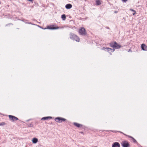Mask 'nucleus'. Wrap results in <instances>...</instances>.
<instances>
[{"label":"nucleus","instance_id":"1","mask_svg":"<svg viewBox=\"0 0 147 147\" xmlns=\"http://www.w3.org/2000/svg\"><path fill=\"white\" fill-rule=\"evenodd\" d=\"M69 34L70 39L73 40H76L77 42H80V39L77 35H76L72 32H70Z\"/></svg>","mask_w":147,"mask_h":147},{"label":"nucleus","instance_id":"2","mask_svg":"<svg viewBox=\"0 0 147 147\" xmlns=\"http://www.w3.org/2000/svg\"><path fill=\"white\" fill-rule=\"evenodd\" d=\"M78 32L80 35L84 36L87 34V32L85 28L84 27H81L79 30Z\"/></svg>","mask_w":147,"mask_h":147},{"label":"nucleus","instance_id":"3","mask_svg":"<svg viewBox=\"0 0 147 147\" xmlns=\"http://www.w3.org/2000/svg\"><path fill=\"white\" fill-rule=\"evenodd\" d=\"M55 120L56 122L58 123H61L63 121H65L66 120L65 119L60 117H57L56 118Z\"/></svg>","mask_w":147,"mask_h":147},{"label":"nucleus","instance_id":"4","mask_svg":"<svg viewBox=\"0 0 147 147\" xmlns=\"http://www.w3.org/2000/svg\"><path fill=\"white\" fill-rule=\"evenodd\" d=\"M123 147H130V144L127 141H125L121 143Z\"/></svg>","mask_w":147,"mask_h":147},{"label":"nucleus","instance_id":"5","mask_svg":"<svg viewBox=\"0 0 147 147\" xmlns=\"http://www.w3.org/2000/svg\"><path fill=\"white\" fill-rule=\"evenodd\" d=\"M8 117L10 120L12 121H14L18 120V118L13 115H9Z\"/></svg>","mask_w":147,"mask_h":147},{"label":"nucleus","instance_id":"6","mask_svg":"<svg viewBox=\"0 0 147 147\" xmlns=\"http://www.w3.org/2000/svg\"><path fill=\"white\" fill-rule=\"evenodd\" d=\"M119 132L121 133H122L124 135L127 136L128 138H131L132 140V141H133V142L134 143H136L138 145V143L137 142L136 140L133 137H132L131 136H129V135H127L126 134H124L123 133V132H121L119 131Z\"/></svg>","mask_w":147,"mask_h":147},{"label":"nucleus","instance_id":"7","mask_svg":"<svg viewBox=\"0 0 147 147\" xmlns=\"http://www.w3.org/2000/svg\"><path fill=\"white\" fill-rule=\"evenodd\" d=\"M113 46L114 48L117 49H119L122 47L121 45H118L115 41H114V46Z\"/></svg>","mask_w":147,"mask_h":147},{"label":"nucleus","instance_id":"8","mask_svg":"<svg viewBox=\"0 0 147 147\" xmlns=\"http://www.w3.org/2000/svg\"><path fill=\"white\" fill-rule=\"evenodd\" d=\"M102 49H104L105 50H106V51L109 52H109L111 51V52H113L114 51L115 49H111L110 48H107V47H103Z\"/></svg>","mask_w":147,"mask_h":147},{"label":"nucleus","instance_id":"9","mask_svg":"<svg viewBox=\"0 0 147 147\" xmlns=\"http://www.w3.org/2000/svg\"><path fill=\"white\" fill-rule=\"evenodd\" d=\"M58 28H56V27H54V25H52L50 26H47V29H48L50 30H56Z\"/></svg>","mask_w":147,"mask_h":147},{"label":"nucleus","instance_id":"10","mask_svg":"<svg viewBox=\"0 0 147 147\" xmlns=\"http://www.w3.org/2000/svg\"><path fill=\"white\" fill-rule=\"evenodd\" d=\"M141 47L142 50L144 51H147V46L145 44H142Z\"/></svg>","mask_w":147,"mask_h":147},{"label":"nucleus","instance_id":"11","mask_svg":"<svg viewBox=\"0 0 147 147\" xmlns=\"http://www.w3.org/2000/svg\"><path fill=\"white\" fill-rule=\"evenodd\" d=\"M120 145L118 142H115L112 144V147H120Z\"/></svg>","mask_w":147,"mask_h":147},{"label":"nucleus","instance_id":"12","mask_svg":"<svg viewBox=\"0 0 147 147\" xmlns=\"http://www.w3.org/2000/svg\"><path fill=\"white\" fill-rule=\"evenodd\" d=\"M74 125L78 127H81L82 126V125L81 124L78 123H77L74 122L73 123Z\"/></svg>","mask_w":147,"mask_h":147},{"label":"nucleus","instance_id":"13","mask_svg":"<svg viewBox=\"0 0 147 147\" xmlns=\"http://www.w3.org/2000/svg\"><path fill=\"white\" fill-rule=\"evenodd\" d=\"M72 7V5L70 4H68L65 6V7L66 9H69Z\"/></svg>","mask_w":147,"mask_h":147},{"label":"nucleus","instance_id":"14","mask_svg":"<svg viewBox=\"0 0 147 147\" xmlns=\"http://www.w3.org/2000/svg\"><path fill=\"white\" fill-rule=\"evenodd\" d=\"M52 117H44L42 118L41 119V120H47L48 119H52Z\"/></svg>","mask_w":147,"mask_h":147},{"label":"nucleus","instance_id":"15","mask_svg":"<svg viewBox=\"0 0 147 147\" xmlns=\"http://www.w3.org/2000/svg\"><path fill=\"white\" fill-rule=\"evenodd\" d=\"M32 143L33 144H36L38 141V139L36 138H34L32 140Z\"/></svg>","mask_w":147,"mask_h":147},{"label":"nucleus","instance_id":"16","mask_svg":"<svg viewBox=\"0 0 147 147\" xmlns=\"http://www.w3.org/2000/svg\"><path fill=\"white\" fill-rule=\"evenodd\" d=\"M101 4V3L100 0H96V5H99Z\"/></svg>","mask_w":147,"mask_h":147},{"label":"nucleus","instance_id":"17","mask_svg":"<svg viewBox=\"0 0 147 147\" xmlns=\"http://www.w3.org/2000/svg\"><path fill=\"white\" fill-rule=\"evenodd\" d=\"M61 18L63 20H65L66 18L65 15L64 14L62 15Z\"/></svg>","mask_w":147,"mask_h":147},{"label":"nucleus","instance_id":"18","mask_svg":"<svg viewBox=\"0 0 147 147\" xmlns=\"http://www.w3.org/2000/svg\"><path fill=\"white\" fill-rule=\"evenodd\" d=\"M114 42H113L109 43V45L111 47L114 48Z\"/></svg>","mask_w":147,"mask_h":147},{"label":"nucleus","instance_id":"19","mask_svg":"<svg viewBox=\"0 0 147 147\" xmlns=\"http://www.w3.org/2000/svg\"><path fill=\"white\" fill-rule=\"evenodd\" d=\"M67 27H68V26H62L61 27L57 26L56 28H57V29H58L63 28H67Z\"/></svg>","mask_w":147,"mask_h":147},{"label":"nucleus","instance_id":"20","mask_svg":"<svg viewBox=\"0 0 147 147\" xmlns=\"http://www.w3.org/2000/svg\"><path fill=\"white\" fill-rule=\"evenodd\" d=\"M130 10L131 11H133L134 13L132 14L133 15H134L136 13V12L135 10L132 9H130Z\"/></svg>","mask_w":147,"mask_h":147},{"label":"nucleus","instance_id":"21","mask_svg":"<svg viewBox=\"0 0 147 147\" xmlns=\"http://www.w3.org/2000/svg\"><path fill=\"white\" fill-rule=\"evenodd\" d=\"M5 124L4 122H1L0 123V126L3 125Z\"/></svg>","mask_w":147,"mask_h":147},{"label":"nucleus","instance_id":"22","mask_svg":"<svg viewBox=\"0 0 147 147\" xmlns=\"http://www.w3.org/2000/svg\"><path fill=\"white\" fill-rule=\"evenodd\" d=\"M28 127H32L33 126V125L32 124H30L28 125Z\"/></svg>","mask_w":147,"mask_h":147},{"label":"nucleus","instance_id":"23","mask_svg":"<svg viewBox=\"0 0 147 147\" xmlns=\"http://www.w3.org/2000/svg\"><path fill=\"white\" fill-rule=\"evenodd\" d=\"M38 26L40 28H41L42 29H47V28H43L41 26H39L38 25Z\"/></svg>","mask_w":147,"mask_h":147},{"label":"nucleus","instance_id":"24","mask_svg":"<svg viewBox=\"0 0 147 147\" xmlns=\"http://www.w3.org/2000/svg\"><path fill=\"white\" fill-rule=\"evenodd\" d=\"M123 2H126L127 0H121Z\"/></svg>","mask_w":147,"mask_h":147},{"label":"nucleus","instance_id":"25","mask_svg":"<svg viewBox=\"0 0 147 147\" xmlns=\"http://www.w3.org/2000/svg\"><path fill=\"white\" fill-rule=\"evenodd\" d=\"M111 131L113 132H116V131H112V130H111Z\"/></svg>","mask_w":147,"mask_h":147},{"label":"nucleus","instance_id":"26","mask_svg":"<svg viewBox=\"0 0 147 147\" xmlns=\"http://www.w3.org/2000/svg\"><path fill=\"white\" fill-rule=\"evenodd\" d=\"M131 52V49H129L128 51V52Z\"/></svg>","mask_w":147,"mask_h":147},{"label":"nucleus","instance_id":"27","mask_svg":"<svg viewBox=\"0 0 147 147\" xmlns=\"http://www.w3.org/2000/svg\"><path fill=\"white\" fill-rule=\"evenodd\" d=\"M117 11H115L114 13H117Z\"/></svg>","mask_w":147,"mask_h":147},{"label":"nucleus","instance_id":"28","mask_svg":"<svg viewBox=\"0 0 147 147\" xmlns=\"http://www.w3.org/2000/svg\"><path fill=\"white\" fill-rule=\"evenodd\" d=\"M0 115H2V114L0 112Z\"/></svg>","mask_w":147,"mask_h":147},{"label":"nucleus","instance_id":"29","mask_svg":"<svg viewBox=\"0 0 147 147\" xmlns=\"http://www.w3.org/2000/svg\"><path fill=\"white\" fill-rule=\"evenodd\" d=\"M1 1H0V4H1Z\"/></svg>","mask_w":147,"mask_h":147},{"label":"nucleus","instance_id":"30","mask_svg":"<svg viewBox=\"0 0 147 147\" xmlns=\"http://www.w3.org/2000/svg\"><path fill=\"white\" fill-rule=\"evenodd\" d=\"M97 147L96 146H95V147Z\"/></svg>","mask_w":147,"mask_h":147}]
</instances>
